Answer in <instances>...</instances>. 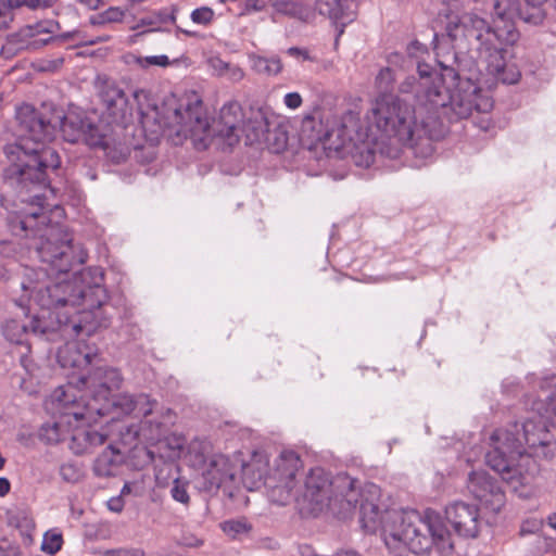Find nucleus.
I'll list each match as a JSON object with an SVG mask.
<instances>
[{"mask_svg": "<svg viewBox=\"0 0 556 556\" xmlns=\"http://www.w3.org/2000/svg\"><path fill=\"white\" fill-rule=\"evenodd\" d=\"M62 545L63 536L62 533L56 529L49 530L43 534L41 549L45 553L54 555L62 548Z\"/></svg>", "mask_w": 556, "mask_h": 556, "instance_id": "29", "label": "nucleus"}, {"mask_svg": "<svg viewBox=\"0 0 556 556\" xmlns=\"http://www.w3.org/2000/svg\"><path fill=\"white\" fill-rule=\"evenodd\" d=\"M303 103L302 97L299 92H288L283 97V104L290 110L299 109Z\"/></svg>", "mask_w": 556, "mask_h": 556, "instance_id": "41", "label": "nucleus"}, {"mask_svg": "<svg viewBox=\"0 0 556 556\" xmlns=\"http://www.w3.org/2000/svg\"><path fill=\"white\" fill-rule=\"evenodd\" d=\"M355 124L354 114L348 113L343 116L340 125L336 123L331 128L323 129L321 122H318L313 115H307L302 121L301 131L312 143H323L329 149L338 150L345 147L348 141L356 140L350 129ZM356 137L361 139L362 135L356 134Z\"/></svg>", "mask_w": 556, "mask_h": 556, "instance_id": "13", "label": "nucleus"}, {"mask_svg": "<svg viewBox=\"0 0 556 556\" xmlns=\"http://www.w3.org/2000/svg\"><path fill=\"white\" fill-rule=\"evenodd\" d=\"M125 11L118 7H110L103 12H100L90 17L91 25H106L113 23H121L124 20Z\"/></svg>", "mask_w": 556, "mask_h": 556, "instance_id": "26", "label": "nucleus"}, {"mask_svg": "<svg viewBox=\"0 0 556 556\" xmlns=\"http://www.w3.org/2000/svg\"><path fill=\"white\" fill-rule=\"evenodd\" d=\"M99 97L105 113L113 123L126 126L132 121L136 104L138 121L143 128H148L156 121V108L151 104L149 93L144 90H135L134 102L130 103L124 90L113 81H104Z\"/></svg>", "mask_w": 556, "mask_h": 556, "instance_id": "12", "label": "nucleus"}, {"mask_svg": "<svg viewBox=\"0 0 556 556\" xmlns=\"http://www.w3.org/2000/svg\"><path fill=\"white\" fill-rule=\"evenodd\" d=\"M12 21V12H10L8 5H5L3 1H0V29L8 28Z\"/></svg>", "mask_w": 556, "mask_h": 556, "instance_id": "43", "label": "nucleus"}, {"mask_svg": "<svg viewBox=\"0 0 556 556\" xmlns=\"http://www.w3.org/2000/svg\"><path fill=\"white\" fill-rule=\"evenodd\" d=\"M265 0H244L240 15H249L265 10Z\"/></svg>", "mask_w": 556, "mask_h": 556, "instance_id": "37", "label": "nucleus"}, {"mask_svg": "<svg viewBox=\"0 0 556 556\" xmlns=\"http://www.w3.org/2000/svg\"><path fill=\"white\" fill-rule=\"evenodd\" d=\"M412 93L414 105L397 96L381 94L368 114L369 128L377 135L372 140L382 156L399 159L406 148L418 155V147L422 159L433 154L434 117L428 112V105L419 103L416 92Z\"/></svg>", "mask_w": 556, "mask_h": 556, "instance_id": "6", "label": "nucleus"}, {"mask_svg": "<svg viewBox=\"0 0 556 556\" xmlns=\"http://www.w3.org/2000/svg\"><path fill=\"white\" fill-rule=\"evenodd\" d=\"M10 481L4 477H0V496H5L10 492Z\"/></svg>", "mask_w": 556, "mask_h": 556, "instance_id": "48", "label": "nucleus"}, {"mask_svg": "<svg viewBox=\"0 0 556 556\" xmlns=\"http://www.w3.org/2000/svg\"><path fill=\"white\" fill-rule=\"evenodd\" d=\"M110 414L93 413V418L79 419L74 422L70 435V448L77 455H83L92 452L97 446L103 444L110 435L106 427H101L100 430L93 424L97 422L99 417L109 416Z\"/></svg>", "mask_w": 556, "mask_h": 556, "instance_id": "16", "label": "nucleus"}, {"mask_svg": "<svg viewBox=\"0 0 556 556\" xmlns=\"http://www.w3.org/2000/svg\"><path fill=\"white\" fill-rule=\"evenodd\" d=\"M331 556H358V554L355 551H352V549H342V551L336 552Z\"/></svg>", "mask_w": 556, "mask_h": 556, "instance_id": "51", "label": "nucleus"}, {"mask_svg": "<svg viewBox=\"0 0 556 556\" xmlns=\"http://www.w3.org/2000/svg\"><path fill=\"white\" fill-rule=\"evenodd\" d=\"M316 10L336 25L344 27L356 16L355 0H316Z\"/></svg>", "mask_w": 556, "mask_h": 556, "instance_id": "19", "label": "nucleus"}, {"mask_svg": "<svg viewBox=\"0 0 556 556\" xmlns=\"http://www.w3.org/2000/svg\"><path fill=\"white\" fill-rule=\"evenodd\" d=\"M102 556H119V548L106 549L102 553Z\"/></svg>", "mask_w": 556, "mask_h": 556, "instance_id": "53", "label": "nucleus"}, {"mask_svg": "<svg viewBox=\"0 0 556 556\" xmlns=\"http://www.w3.org/2000/svg\"><path fill=\"white\" fill-rule=\"evenodd\" d=\"M25 252V244L17 240H0V255L5 258L20 260Z\"/></svg>", "mask_w": 556, "mask_h": 556, "instance_id": "30", "label": "nucleus"}, {"mask_svg": "<svg viewBox=\"0 0 556 556\" xmlns=\"http://www.w3.org/2000/svg\"><path fill=\"white\" fill-rule=\"evenodd\" d=\"M56 357L62 368L72 370L67 384L72 383L80 393L79 377L99 363L97 349L81 340L70 341L59 350Z\"/></svg>", "mask_w": 556, "mask_h": 556, "instance_id": "14", "label": "nucleus"}, {"mask_svg": "<svg viewBox=\"0 0 556 556\" xmlns=\"http://www.w3.org/2000/svg\"><path fill=\"white\" fill-rule=\"evenodd\" d=\"M244 76H245L244 71L240 66L231 64V63H229L227 71L224 75V77H226L228 80H230L232 83L241 81L244 78Z\"/></svg>", "mask_w": 556, "mask_h": 556, "instance_id": "40", "label": "nucleus"}, {"mask_svg": "<svg viewBox=\"0 0 556 556\" xmlns=\"http://www.w3.org/2000/svg\"><path fill=\"white\" fill-rule=\"evenodd\" d=\"M135 62L141 68H148L150 66L166 67L167 65H169V59L165 54L151 55V56H137Z\"/></svg>", "mask_w": 556, "mask_h": 556, "instance_id": "33", "label": "nucleus"}, {"mask_svg": "<svg viewBox=\"0 0 556 556\" xmlns=\"http://www.w3.org/2000/svg\"><path fill=\"white\" fill-rule=\"evenodd\" d=\"M208 65L215 75L224 77L229 63L224 61L219 56H213L208 60Z\"/></svg>", "mask_w": 556, "mask_h": 556, "instance_id": "39", "label": "nucleus"}, {"mask_svg": "<svg viewBox=\"0 0 556 556\" xmlns=\"http://www.w3.org/2000/svg\"><path fill=\"white\" fill-rule=\"evenodd\" d=\"M445 515L459 535L465 538L478 535L481 521L477 506L465 502H455L446 507Z\"/></svg>", "mask_w": 556, "mask_h": 556, "instance_id": "17", "label": "nucleus"}, {"mask_svg": "<svg viewBox=\"0 0 556 556\" xmlns=\"http://www.w3.org/2000/svg\"><path fill=\"white\" fill-rule=\"evenodd\" d=\"M366 485L362 491L356 486V481L348 475H339L332 478L323 468L312 469L304 482L303 493L295 490V500L302 509L317 515L330 510L340 518L349 517L356 508V504L365 502L370 494Z\"/></svg>", "mask_w": 556, "mask_h": 556, "instance_id": "8", "label": "nucleus"}, {"mask_svg": "<svg viewBox=\"0 0 556 556\" xmlns=\"http://www.w3.org/2000/svg\"><path fill=\"white\" fill-rule=\"evenodd\" d=\"M122 382L123 377L117 369L103 368L98 363L87 375L79 377L81 392L78 393V401L88 405H94L97 400L99 403H110L102 414L112 415L111 421L122 415L142 418L139 427L134 430L132 438L151 442L159 440L163 432V413L157 409V402L147 394H111L113 390L121 388Z\"/></svg>", "mask_w": 556, "mask_h": 556, "instance_id": "7", "label": "nucleus"}, {"mask_svg": "<svg viewBox=\"0 0 556 556\" xmlns=\"http://www.w3.org/2000/svg\"><path fill=\"white\" fill-rule=\"evenodd\" d=\"M129 2L136 4V3H142L144 2L146 0H128Z\"/></svg>", "mask_w": 556, "mask_h": 556, "instance_id": "57", "label": "nucleus"}, {"mask_svg": "<svg viewBox=\"0 0 556 556\" xmlns=\"http://www.w3.org/2000/svg\"><path fill=\"white\" fill-rule=\"evenodd\" d=\"M546 421L556 427V375L540 383L538 400L532 402L531 416L520 425L496 429L490 437L486 464L514 490L530 483L536 464L533 457L551 458L553 435Z\"/></svg>", "mask_w": 556, "mask_h": 556, "instance_id": "3", "label": "nucleus"}, {"mask_svg": "<svg viewBox=\"0 0 556 556\" xmlns=\"http://www.w3.org/2000/svg\"><path fill=\"white\" fill-rule=\"evenodd\" d=\"M547 523L551 528L556 530V513H553L547 517Z\"/></svg>", "mask_w": 556, "mask_h": 556, "instance_id": "52", "label": "nucleus"}, {"mask_svg": "<svg viewBox=\"0 0 556 556\" xmlns=\"http://www.w3.org/2000/svg\"><path fill=\"white\" fill-rule=\"evenodd\" d=\"M108 506L110 508V510L112 511H121L123 509V503H122V500L119 497H114V498H111L109 502H108Z\"/></svg>", "mask_w": 556, "mask_h": 556, "instance_id": "47", "label": "nucleus"}, {"mask_svg": "<svg viewBox=\"0 0 556 556\" xmlns=\"http://www.w3.org/2000/svg\"><path fill=\"white\" fill-rule=\"evenodd\" d=\"M9 523L20 530L25 541H31L35 521L26 510H17L10 515Z\"/></svg>", "mask_w": 556, "mask_h": 556, "instance_id": "25", "label": "nucleus"}, {"mask_svg": "<svg viewBox=\"0 0 556 556\" xmlns=\"http://www.w3.org/2000/svg\"><path fill=\"white\" fill-rule=\"evenodd\" d=\"M377 136L372 128L368 129L365 139L359 143H354L352 157L354 163L359 167H369L376 161L377 152L380 153L379 147L372 140Z\"/></svg>", "mask_w": 556, "mask_h": 556, "instance_id": "21", "label": "nucleus"}, {"mask_svg": "<svg viewBox=\"0 0 556 556\" xmlns=\"http://www.w3.org/2000/svg\"><path fill=\"white\" fill-rule=\"evenodd\" d=\"M251 70L257 75L277 76L282 72V62L279 56L266 58L254 52L248 53Z\"/></svg>", "mask_w": 556, "mask_h": 556, "instance_id": "22", "label": "nucleus"}, {"mask_svg": "<svg viewBox=\"0 0 556 556\" xmlns=\"http://www.w3.org/2000/svg\"><path fill=\"white\" fill-rule=\"evenodd\" d=\"M59 473L64 482L73 484L81 481L85 476L83 466L75 462L62 464Z\"/></svg>", "mask_w": 556, "mask_h": 556, "instance_id": "27", "label": "nucleus"}, {"mask_svg": "<svg viewBox=\"0 0 556 556\" xmlns=\"http://www.w3.org/2000/svg\"><path fill=\"white\" fill-rule=\"evenodd\" d=\"M81 4L88 7L91 10H96L99 8L101 0H77Z\"/></svg>", "mask_w": 556, "mask_h": 556, "instance_id": "50", "label": "nucleus"}, {"mask_svg": "<svg viewBox=\"0 0 556 556\" xmlns=\"http://www.w3.org/2000/svg\"><path fill=\"white\" fill-rule=\"evenodd\" d=\"M201 471L204 480L203 488L206 491L217 490L223 483L235 478L233 466L223 454L213 455L207 466Z\"/></svg>", "mask_w": 556, "mask_h": 556, "instance_id": "18", "label": "nucleus"}, {"mask_svg": "<svg viewBox=\"0 0 556 556\" xmlns=\"http://www.w3.org/2000/svg\"><path fill=\"white\" fill-rule=\"evenodd\" d=\"M119 452L109 445L96 459L93 471L99 477H110L115 473L119 463Z\"/></svg>", "mask_w": 556, "mask_h": 556, "instance_id": "24", "label": "nucleus"}, {"mask_svg": "<svg viewBox=\"0 0 556 556\" xmlns=\"http://www.w3.org/2000/svg\"><path fill=\"white\" fill-rule=\"evenodd\" d=\"M174 122L177 134L190 137L199 150L206 149L215 138L232 147L240 139L242 110L236 102L227 103L220 109L218 119L211 124L202 101L194 99L175 110Z\"/></svg>", "mask_w": 556, "mask_h": 556, "instance_id": "9", "label": "nucleus"}, {"mask_svg": "<svg viewBox=\"0 0 556 556\" xmlns=\"http://www.w3.org/2000/svg\"><path fill=\"white\" fill-rule=\"evenodd\" d=\"M451 46L452 51L443 42L435 47L442 73L432 72L429 65L418 63L419 77H407L400 85L401 92H416L419 103L429 106L428 112L434 117V125L439 112L452 122L468 118L475 111L490 112L493 100L483 88H491L497 83L505 84L502 79H493L485 70L481 71L478 61L454 59L452 55L456 51Z\"/></svg>", "mask_w": 556, "mask_h": 556, "instance_id": "2", "label": "nucleus"}, {"mask_svg": "<svg viewBox=\"0 0 556 556\" xmlns=\"http://www.w3.org/2000/svg\"><path fill=\"white\" fill-rule=\"evenodd\" d=\"M188 485L189 483L187 481L175 479L169 491L173 500L184 505H188L190 502Z\"/></svg>", "mask_w": 556, "mask_h": 556, "instance_id": "32", "label": "nucleus"}, {"mask_svg": "<svg viewBox=\"0 0 556 556\" xmlns=\"http://www.w3.org/2000/svg\"><path fill=\"white\" fill-rule=\"evenodd\" d=\"M277 13L307 22L312 17L309 8L300 0H269Z\"/></svg>", "mask_w": 556, "mask_h": 556, "instance_id": "23", "label": "nucleus"}, {"mask_svg": "<svg viewBox=\"0 0 556 556\" xmlns=\"http://www.w3.org/2000/svg\"><path fill=\"white\" fill-rule=\"evenodd\" d=\"M217 455L213 451V445L208 440L194 439L188 445L186 459L194 469L202 470L207 466L211 457Z\"/></svg>", "mask_w": 556, "mask_h": 556, "instance_id": "20", "label": "nucleus"}, {"mask_svg": "<svg viewBox=\"0 0 556 556\" xmlns=\"http://www.w3.org/2000/svg\"><path fill=\"white\" fill-rule=\"evenodd\" d=\"M46 409L52 420L40 428L39 437L49 444H56L71 435L74 422L79 419L93 418V413L101 414L110 403L94 405L83 404L78 401V390L72 383L56 388L45 402Z\"/></svg>", "mask_w": 556, "mask_h": 556, "instance_id": "11", "label": "nucleus"}, {"mask_svg": "<svg viewBox=\"0 0 556 556\" xmlns=\"http://www.w3.org/2000/svg\"><path fill=\"white\" fill-rule=\"evenodd\" d=\"M119 556H146L140 548H119Z\"/></svg>", "mask_w": 556, "mask_h": 556, "instance_id": "46", "label": "nucleus"}, {"mask_svg": "<svg viewBox=\"0 0 556 556\" xmlns=\"http://www.w3.org/2000/svg\"><path fill=\"white\" fill-rule=\"evenodd\" d=\"M542 528V521L538 518H530L525 520L520 527V534H531L540 531Z\"/></svg>", "mask_w": 556, "mask_h": 556, "instance_id": "38", "label": "nucleus"}, {"mask_svg": "<svg viewBox=\"0 0 556 556\" xmlns=\"http://www.w3.org/2000/svg\"><path fill=\"white\" fill-rule=\"evenodd\" d=\"M16 118L23 134L4 149L8 160L4 178L12 187L21 189V207L9 213L8 228L15 237L38 238L36 252L49 267H25L21 281L23 293L14 302L25 315L33 304L55 309L64 333L90 336L101 326L94 309L102 304V274L92 285L87 283L90 269L75 274L70 280H52L51 274L63 275L73 265L85 263L87 252L73 244L72 235L61 225L64 217L62 206L46 203V193H27L41 185L46 192L53 193L46 181L49 173L61 165V157L51 146L58 126L63 139L72 143L84 141L96 147L102 143V138L98 128L78 110H70L65 114L53 110L46 116L34 106L23 104L16 111Z\"/></svg>", "mask_w": 556, "mask_h": 556, "instance_id": "1", "label": "nucleus"}, {"mask_svg": "<svg viewBox=\"0 0 556 556\" xmlns=\"http://www.w3.org/2000/svg\"><path fill=\"white\" fill-rule=\"evenodd\" d=\"M187 544L190 546H201L203 542L198 540L197 542H188Z\"/></svg>", "mask_w": 556, "mask_h": 556, "instance_id": "56", "label": "nucleus"}, {"mask_svg": "<svg viewBox=\"0 0 556 556\" xmlns=\"http://www.w3.org/2000/svg\"><path fill=\"white\" fill-rule=\"evenodd\" d=\"M191 21L195 24L207 25L214 18V11L208 7H201L191 12Z\"/></svg>", "mask_w": 556, "mask_h": 556, "instance_id": "35", "label": "nucleus"}, {"mask_svg": "<svg viewBox=\"0 0 556 556\" xmlns=\"http://www.w3.org/2000/svg\"><path fill=\"white\" fill-rule=\"evenodd\" d=\"M302 467L300 456L293 451H282L271 462L257 452L242 466V476L249 490L264 485L271 502L286 505L295 497L296 477Z\"/></svg>", "mask_w": 556, "mask_h": 556, "instance_id": "10", "label": "nucleus"}, {"mask_svg": "<svg viewBox=\"0 0 556 556\" xmlns=\"http://www.w3.org/2000/svg\"><path fill=\"white\" fill-rule=\"evenodd\" d=\"M467 489L491 514L500 513L505 505V493L485 470H472L468 475Z\"/></svg>", "mask_w": 556, "mask_h": 556, "instance_id": "15", "label": "nucleus"}, {"mask_svg": "<svg viewBox=\"0 0 556 556\" xmlns=\"http://www.w3.org/2000/svg\"><path fill=\"white\" fill-rule=\"evenodd\" d=\"M370 498L359 506V521L366 532L381 529L388 547L402 543L416 555H428L432 548L447 555L453 549L452 535L442 517L433 509L420 513L415 509L387 510L380 513L377 505L379 488H368Z\"/></svg>", "mask_w": 556, "mask_h": 556, "instance_id": "5", "label": "nucleus"}, {"mask_svg": "<svg viewBox=\"0 0 556 556\" xmlns=\"http://www.w3.org/2000/svg\"><path fill=\"white\" fill-rule=\"evenodd\" d=\"M220 527L222 530L232 539L249 532L251 529L250 525L243 519L227 520L224 521Z\"/></svg>", "mask_w": 556, "mask_h": 556, "instance_id": "31", "label": "nucleus"}, {"mask_svg": "<svg viewBox=\"0 0 556 556\" xmlns=\"http://www.w3.org/2000/svg\"><path fill=\"white\" fill-rule=\"evenodd\" d=\"M394 79L393 72L386 67L378 73L376 84L380 89L388 90L393 85Z\"/></svg>", "mask_w": 556, "mask_h": 556, "instance_id": "36", "label": "nucleus"}, {"mask_svg": "<svg viewBox=\"0 0 556 556\" xmlns=\"http://www.w3.org/2000/svg\"><path fill=\"white\" fill-rule=\"evenodd\" d=\"M4 337L13 343H22L26 327L16 319H9L2 326Z\"/></svg>", "mask_w": 556, "mask_h": 556, "instance_id": "28", "label": "nucleus"}, {"mask_svg": "<svg viewBox=\"0 0 556 556\" xmlns=\"http://www.w3.org/2000/svg\"><path fill=\"white\" fill-rule=\"evenodd\" d=\"M58 0H33V10L38 8H50Z\"/></svg>", "mask_w": 556, "mask_h": 556, "instance_id": "49", "label": "nucleus"}, {"mask_svg": "<svg viewBox=\"0 0 556 556\" xmlns=\"http://www.w3.org/2000/svg\"><path fill=\"white\" fill-rule=\"evenodd\" d=\"M129 492V486L127 484L124 485L122 493Z\"/></svg>", "mask_w": 556, "mask_h": 556, "instance_id": "58", "label": "nucleus"}, {"mask_svg": "<svg viewBox=\"0 0 556 556\" xmlns=\"http://www.w3.org/2000/svg\"><path fill=\"white\" fill-rule=\"evenodd\" d=\"M528 4L532 5V13L526 15V20L532 23V25H539L543 22L545 14L542 10V5L546 0H526Z\"/></svg>", "mask_w": 556, "mask_h": 556, "instance_id": "34", "label": "nucleus"}, {"mask_svg": "<svg viewBox=\"0 0 556 556\" xmlns=\"http://www.w3.org/2000/svg\"><path fill=\"white\" fill-rule=\"evenodd\" d=\"M179 31H181L182 34L189 36V37H194L195 36V33L194 31H191V30H187V29H181L179 28Z\"/></svg>", "mask_w": 556, "mask_h": 556, "instance_id": "54", "label": "nucleus"}, {"mask_svg": "<svg viewBox=\"0 0 556 556\" xmlns=\"http://www.w3.org/2000/svg\"><path fill=\"white\" fill-rule=\"evenodd\" d=\"M108 39H109V37H105V38H99V39H96V40H89V41H88V43H89V45H94V43H97V42H99V41H104V40H108Z\"/></svg>", "mask_w": 556, "mask_h": 556, "instance_id": "55", "label": "nucleus"}, {"mask_svg": "<svg viewBox=\"0 0 556 556\" xmlns=\"http://www.w3.org/2000/svg\"><path fill=\"white\" fill-rule=\"evenodd\" d=\"M531 13L532 5L526 0L523 9L519 0H494L491 23L477 11L451 16L445 30L456 51L452 56L478 61L479 68L485 70L493 78L517 83L520 74L514 66H507L506 48L519 40L515 20L519 17L531 24L526 20V15Z\"/></svg>", "mask_w": 556, "mask_h": 556, "instance_id": "4", "label": "nucleus"}, {"mask_svg": "<svg viewBox=\"0 0 556 556\" xmlns=\"http://www.w3.org/2000/svg\"><path fill=\"white\" fill-rule=\"evenodd\" d=\"M62 64H63V59L58 58V59H54L51 61H47L45 64H42L40 66V70L53 72V71H56L58 68H60L62 66Z\"/></svg>", "mask_w": 556, "mask_h": 556, "instance_id": "45", "label": "nucleus"}, {"mask_svg": "<svg viewBox=\"0 0 556 556\" xmlns=\"http://www.w3.org/2000/svg\"><path fill=\"white\" fill-rule=\"evenodd\" d=\"M4 3L8 5L10 11L21 7L33 9V0H7Z\"/></svg>", "mask_w": 556, "mask_h": 556, "instance_id": "44", "label": "nucleus"}, {"mask_svg": "<svg viewBox=\"0 0 556 556\" xmlns=\"http://www.w3.org/2000/svg\"><path fill=\"white\" fill-rule=\"evenodd\" d=\"M287 53L290 56H293L294 59H296L300 62L315 61V58H313L306 49H300V48H296V47H291V48H289L287 50Z\"/></svg>", "mask_w": 556, "mask_h": 556, "instance_id": "42", "label": "nucleus"}]
</instances>
